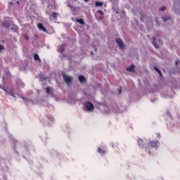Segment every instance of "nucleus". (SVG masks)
Returning a JSON list of instances; mask_svg holds the SVG:
<instances>
[{
  "mask_svg": "<svg viewBox=\"0 0 180 180\" xmlns=\"http://www.w3.org/2000/svg\"><path fill=\"white\" fill-rule=\"evenodd\" d=\"M158 144H160V142L158 140L150 141L149 144L145 146V151L148 154H151V148H157Z\"/></svg>",
  "mask_w": 180,
  "mask_h": 180,
  "instance_id": "nucleus-1",
  "label": "nucleus"
},
{
  "mask_svg": "<svg viewBox=\"0 0 180 180\" xmlns=\"http://www.w3.org/2000/svg\"><path fill=\"white\" fill-rule=\"evenodd\" d=\"M85 108L87 109L89 112H94L95 110V106L91 101H87L84 104Z\"/></svg>",
  "mask_w": 180,
  "mask_h": 180,
  "instance_id": "nucleus-2",
  "label": "nucleus"
},
{
  "mask_svg": "<svg viewBox=\"0 0 180 180\" xmlns=\"http://www.w3.org/2000/svg\"><path fill=\"white\" fill-rule=\"evenodd\" d=\"M62 75L64 81L66 82V84H68V85L72 82V77L66 75L64 72L62 73Z\"/></svg>",
  "mask_w": 180,
  "mask_h": 180,
  "instance_id": "nucleus-3",
  "label": "nucleus"
},
{
  "mask_svg": "<svg viewBox=\"0 0 180 180\" xmlns=\"http://www.w3.org/2000/svg\"><path fill=\"white\" fill-rule=\"evenodd\" d=\"M153 44L154 46V47H155L156 49H160V46H162V41L161 40H158L155 41V37H153Z\"/></svg>",
  "mask_w": 180,
  "mask_h": 180,
  "instance_id": "nucleus-4",
  "label": "nucleus"
},
{
  "mask_svg": "<svg viewBox=\"0 0 180 180\" xmlns=\"http://www.w3.org/2000/svg\"><path fill=\"white\" fill-rule=\"evenodd\" d=\"M115 41L117 44H118L120 49L121 50H123L124 49V44L123 43V41L120 38H115Z\"/></svg>",
  "mask_w": 180,
  "mask_h": 180,
  "instance_id": "nucleus-5",
  "label": "nucleus"
},
{
  "mask_svg": "<svg viewBox=\"0 0 180 180\" xmlns=\"http://www.w3.org/2000/svg\"><path fill=\"white\" fill-rule=\"evenodd\" d=\"M137 143H138L139 147H142V148L146 149V146H147V145L146 144V143H144V141H143V139H138Z\"/></svg>",
  "mask_w": 180,
  "mask_h": 180,
  "instance_id": "nucleus-6",
  "label": "nucleus"
},
{
  "mask_svg": "<svg viewBox=\"0 0 180 180\" xmlns=\"http://www.w3.org/2000/svg\"><path fill=\"white\" fill-rule=\"evenodd\" d=\"M37 27L39 30H42V32H44L45 33H47V29H46V27L43 26V24L39 23L37 25Z\"/></svg>",
  "mask_w": 180,
  "mask_h": 180,
  "instance_id": "nucleus-7",
  "label": "nucleus"
},
{
  "mask_svg": "<svg viewBox=\"0 0 180 180\" xmlns=\"http://www.w3.org/2000/svg\"><path fill=\"white\" fill-rule=\"evenodd\" d=\"M134 68H136V66L134 65H131L129 68H127V71H129V72H133L134 71Z\"/></svg>",
  "mask_w": 180,
  "mask_h": 180,
  "instance_id": "nucleus-8",
  "label": "nucleus"
},
{
  "mask_svg": "<svg viewBox=\"0 0 180 180\" xmlns=\"http://www.w3.org/2000/svg\"><path fill=\"white\" fill-rule=\"evenodd\" d=\"M34 60L35 61H39V63H41V59H40V57L39 56V54H37V53L34 54Z\"/></svg>",
  "mask_w": 180,
  "mask_h": 180,
  "instance_id": "nucleus-9",
  "label": "nucleus"
},
{
  "mask_svg": "<svg viewBox=\"0 0 180 180\" xmlns=\"http://www.w3.org/2000/svg\"><path fill=\"white\" fill-rule=\"evenodd\" d=\"M10 26L11 25H9V23H8V22L6 21L2 22V27H5L6 29H9Z\"/></svg>",
  "mask_w": 180,
  "mask_h": 180,
  "instance_id": "nucleus-10",
  "label": "nucleus"
},
{
  "mask_svg": "<svg viewBox=\"0 0 180 180\" xmlns=\"http://www.w3.org/2000/svg\"><path fill=\"white\" fill-rule=\"evenodd\" d=\"M58 16V14L57 13L53 12L51 14V18H52V19H54V20L57 19Z\"/></svg>",
  "mask_w": 180,
  "mask_h": 180,
  "instance_id": "nucleus-11",
  "label": "nucleus"
},
{
  "mask_svg": "<svg viewBox=\"0 0 180 180\" xmlns=\"http://www.w3.org/2000/svg\"><path fill=\"white\" fill-rule=\"evenodd\" d=\"M97 151L99 154H103V155L104 154H106V152L105 151V150H102L101 148H98Z\"/></svg>",
  "mask_w": 180,
  "mask_h": 180,
  "instance_id": "nucleus-12",
  "label": "nucleus"
},
{
  "mask_svg": "<svg viewBox=\"0 0 180 180\" xmlns=\"http://www.w3.org/2000/svg\"><path fill=\"white\" fill-rule=\"evenodd\" d=\"M76 22H77L80 25H85V22H84V20L82 18L77 19Z\"/></svg>",
  "mask_w": 180,
  "mask_h": 180,
  "instance_id": "nucleus-13",
  "label": "nucleus"
},
{
  "mask_svg": "<svg viewBox=\"0 0 180 180\" xmlns=\"http://www.w3.org/2000/svg\"><path fill=\"white\" fill-rule=\"evenodd\" d=\"M65 50V46L64 45H61L59 47L60 53H64Z\"/></svg>",
  "mask_w": 180,
  "mask_h": 180,
  "instance_id": "nucleus-14",
  "label": "nucleus"
},
{
  "mask_svg": "<svg viewBox=\"0 0 180 180\" xmlns=\"http://www.w3.org/2000/svg\"><path fill=\"white\" fill-rule=\"evenodd\" d=\"M79 82H84L85 81V77L79 75L78 77Z\"/></svg>",
  "mask_w": 180,
  "mask_h": 180,
  "instance_id": "nucleus-15",
  "label": "nucleus"
},
{
  "mask_svg": "<svg viewBox=\"0 0 180 180\" xmlns=\"http://www.w3.org/2000/svg\"><path fill=\"white\" fill-rule=\"evenodd\" d=\"M153 69L155 70L157 72H158V74L160 75V77H162V73H161V71H160V70H158V68H157V66H154Z\"/></svg>",
  "mask_w": 180,
  "mask_h": 180,
  "instance_id": "nucleus-16",
  "label": "nucleus"
},
{
  "mask_svg": "<svg viewBox=\"0 0 180 180\" xmlns=\"http://www.w3.org/2000/svg\"><path fill=\"white\" fill-rule=\"evenodd\" d=\"M46 94L47 95H51V88L50 86L46 87Z\"/></svg>",
  "mask_w": 180,
  "mask_h": 180,
  "instance_id": "nucleus-17",
  "label": "nucleus"
},
{
  "mask_svg": "<svg viewBox=\"0 0 180 180\" xmlns=\"http://www.w3.org/2000/svg\"><path fill=\"white\" fill-rule=\"evenodd\" d=\"M95 6H103V3L101 2V1H96L95 3Z\"/></svg>",
  "mask_w": 180,
  "mask_h": 180,
  "instance_id": "nucleus-18",
  "label": "nucleus"
},
{
  "mask_svg": "<svg viewBox=\"0 0 180 180\" xmlns=\"http://www.w3.org/2000/svg\"><path fill=\"white\" fill-rule=\"evenodd\" d=\"M23 37L25 39V40H29V35H27V34H24Z\"/></svg>",
  "mask_w": 180,
  "mask_h": 180,
  "instance_id": "nucleus-19",
  "label": "nucleus"
},
{
  "mask_svg": "<svg viewBox=\"0 0 180 180\" xmlns=\"http://www.w3.org/2000/svg\"><path fill=\"white\" fill-rule=\"evenodd\" d=\"M166 9H167V7H166V6H163V7H161V8H160V11H165Z\"/></svg>",
  "mask_w": 180,
  "mask_h": 180,
  "instance_id": "nucleus-20",
  "label": "nucleus"
},
{
  "mask_svg": "<svg viewBox=\"0 0 180 180\" xmlns=\"http://www.w3.org/2000/svg\"><path fill=\"white\" fill-rule=\"evenodd\" d=\"M97 12H98V13H100V15H104L103 11H102V10H98Z\"/></svg>",
  "mask_w": 180,
  "mask_h": 180,
  "instance_id": "nucleus-21",
  "label": "nucleus"
},
{
  "mask_svg": "<svg viewBox=\"0 0 180 180\" xmlns=\"http://www.w3.org/2000/svg\"><path fill=\"white\" fill-rule=\"evenodd\" d=\"M91 47L94 49L95 51H98V49H96V46L95 45H93Z\"/></svg>",
  "mask_w": 180,
  "mask_h": 180,
  "instance_id": "nucleus-22",
  "label": "nucleus"
},
{
  "mask_svg": "<svg viewBox=\"0 0 180 180\" xmlns=\"http://www.w3.org/2000/svg\"><path fill=\"white\" fill-rule=\"evenodd\" d=\"M179 64V60H176L175 62V65H176V67H178V65Z\"/></svg>",
  "mask_w": 180,
  "mask_h": 180,
  "instance_id": "nucleus-23",
  "label": "nucleus"
},
{
  "mask_svg": "<svg viewBox=\"0 0 180 180\" xmlns=\"http://www.w3.org/2000/svg\"><path fill=\"white\" fill-rule=\"evenodd\" d=\"M119 94H122V87H120L118 90Z\"/></svg>",
  "mask_w": 180,
  "mask_h": 180,
  "instance_id": "nucleus-24",
  "label": "nucleus"
},
{
  "mask_svg": "<svg viewBox=\"0 0 180 180\" xmlns=\"http://www.w3.org/2000/svg\"><path fill=\"white\" fill-rule=\"evenodd\" d=\"M0 50H4V46L0 45Z\"/></svg>",
  "mask_w": 180,
  "mask_h": 180,
  "instance_id": "nucleus-25",
  "label": "nucleus"
},
{
  "mask_svg": "<svg viewBox=\"0 0 180 180\" xmlns=\"http://www.w3.org/2000/svg\"><path fill=\"white\" fill-rule=\"evenodd\" d=\"M164 22H167V18H162Z\"/></svg>",
  "mask_w": 180,
  "mask_h": 180,
  "instance_id": "nucleus-26",
  "label": "nucleus"
},
{
  "mask_svg": "<svg viewBox=\"0 0 180 180\" xmlns=\"http://www.w3.org/2000/svg\"><path fill=\"white\" fill-rule=\"evenodd\" d=\"M17 82H22V80H21V79H17Z\"/></svg>",
  "mask_w": 180,
  "mask_h": 180,
  "instance_id": "nucleus-27",
  "label": "nucleus"
},
{
  "mask_svg": "<svg viewBox=\"0 0 180 180\" xmlns=\"http://www.w3.org/2000/svg\"><path fill=\"white\" fill-rule=\"evenodd\" d=\"M90 54H91V56H94V51H91V52H90Z\"/></svg>",
  "mask_w": 180,
  "mask_h": 180,
  "instance_id": "nucleus-28",
  "label": "nucleus"
},
{
  "mask_svg": "<svg viewBox=\"0 0 180 180\" xmlns=\"http://www.w3.org/2000/svg\"><path fill=\"white\" fill-rule=\"evenodd\" d=\"M103 17H100L101 20H103Z\"/></svg>",
  "mask_w": 180,
  "mask_h": 180,
  "instance_id": "nucleus-29",
  "label": "nucleus"
},
{
  "mask_svg": "<svg viewBox=\"0 0 180 180\" xmlns=\"http://www.w3.org/2000/svg\"><path fill=\"white\" fill-rule=\"evenodd\" d=\"M85 1V2H88V0H84Z\"/></svg>",
  "mask_w": 180,
  "mask_h": 180,
  "instance_id": "nucleus-30",
  "label": "nucleus"
},
{
  "mask_svg": "<svg viewBox=\"0 0 180 180\" xmlns=\"http://www.w3.org/2000/svg\"><path fill=\"white\" fill-rule=\"evenodd\" d=\"M4 91H6V92H8V91H6V89H4Z\"/></svg>",
  "mask_w": 180,
  "mask_h": 180,
  "instance_id": "nucleus-31",
  "label": "nucleus"
},
{
  "mask_svg": "<svg viewBox=\"0 0 180 180\" xmlns=\"http://www.w3.org/2000/svg\"><path fill=\"white\" fill-rule=\"evenodd\" d=\"M22 99H25V98L22 97Z\"/></svg>",
  "mask_w": 180,
  "mask_h": 180,
  "instance_id": "nucleus-32",
  "label": "nucleus"
},
{
  "mask_svg": "<svg viewBox=\"0 0 180 180\" xmlns=\"http://www.w3.org/2000/svg\"><path fill=\"white\" fill-rule=\"evenodd\" d=\"M17 4H19V1H18Z\"/></svg>",
  "mask_w": 180,
  "mask_h": 180,
  "instance_id": "nucleus-33",
  "label": "nucleus"
},
{
  "mask_svg": "<svg viewBox=\"0 0 180 180\" xmlns=\"http://www.w3.org/2000/svg\"><path fill=\"white\" fill-rule=\"evenodd\" d=\"M112 147H115V146L112 145Z\"/></svg>",
  "mask_w": 180,
  "mask_h": 180,
  "instance_id": "nucleus-34",
  "label": "nucleus"
}]
</instances>
